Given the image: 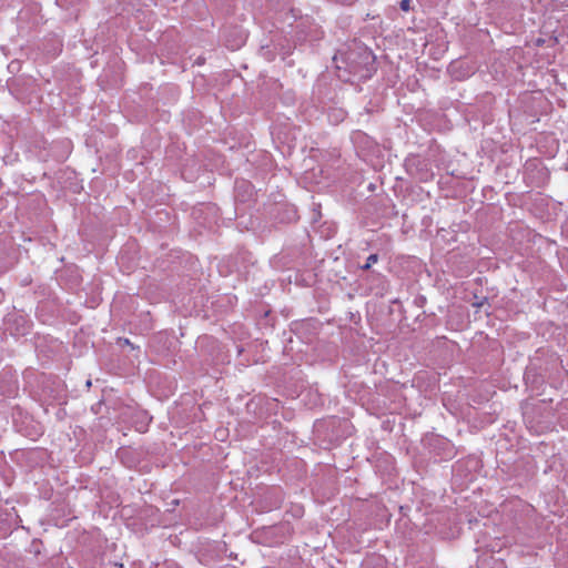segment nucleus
I'll return each instance as SVG.
<instances>
[{"instance_id": "nucleus-1", "label": "nucleus", "mask_w": 568, "mask_h": 568, "mask_svg": "<svg viewBox=\"0 0 568 568\" xmlns=\"http://www.w3.org/2000/svg\"><path fill=\"white\" fill-rule=\"evenodd\" d=\"M377 261H378V255L377 254H371L367 257V261H366L365 265H363V270H369L373 264L377 263Z\"/></svg>"}, {"instance_id": "nucleus-2", "label": "nucleus", "mask_w": 568, "mask_h": 568, "mask_svg": "<svg viewBox=\"0 0 568 568\" xmlns=\"http://www.w3.org/2000/svg\"><path fill=\"white\" fill-rule=\"evenodd\" d=\"M399 7L403 11H408L410 9V1L409 0H402L399 3Z\"/></svg>"}]
</instances>
